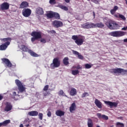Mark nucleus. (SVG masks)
Returning <instances> with one entry per match:
<instances>
[{
	"mask_svg": "<svg viewBox=\"0 0 127 127\" xmlns=\"http://www.w3.org/2000/svg\"><path fill=\"white\" fill-rule=\"evenodd\" d=\"M105 25L109 29H111V30H116L117 29H120V25H119L116 22V21L112 20H108L106 23Z\"/></svg>",
	"mask_w": 127,
	"mask_h": 127,
	"instance_id": "nucleus-1",
	"label": "nucleus"
},
{
	"mask_svg": "<svg viewBox=\"0 0 127 127\" xmlns=\"http://www.w3.org/2000/svg\"><path fill=\"white\" fill-rule=\"evenodd\" d=\"M71 38L73 40H75V43L78 46L82 45L85 42V39H86L85 36L81 35H73Z\"/></svg>",
	"mask_w": 127,
	"mask_h": 127,
	"instance_id": "nucleus-2",
	"label": "nucleus"
},
{
	"mask_svg": "<svg viewBox=\"0 0 127 127\" xmlns=\"http://www.w3.org/2000/svg\"><path fill=\"white\" fill-rule=\"evenodd\" d=\"M0 40L1 42H4V43L0 45V50L2 51L3 50H6V48L8 47V45L10 44V42L11 41V38L8 37L2 38L0 39Z\"/></svg>",
	"mask_w": 127,
	"mask_h": 127,
	"instance_id": "nucleus-3",
	"label": "nucleus"
},
{
	"mask_svg": "<svg viewBox=\"0 0 127 127\" xmlns=\"http://www.w3.org/2000/svg\"><path fill=\"white\" fill-rule=\"evenodd\" d=\"M110 72L111 74L119 76V75H121V74H122V75H126L127 73V69L121 68H113L110 69Z\"/></svg>",
	"mask_w": 127,
	"mask_h": 127,
	"instance_id": "nucleus-4",
	"label": "nucleus"
},
{
	"mask_svg": "<svg viewBox=\"0 0 127 127\" xmlns=\"http://www.w3.org/2000/svg\"><path fill=\"white\" fill-rule=\"evenodd\" d=\"M20 49L24 52L29 53V54H30V56H33V57H38V56H39L37 54L34 53V52H33L32 50L28 49V48L27 46H26L24 45H21Z\"/></svg>",
	"mask_w": 127,
	"mask_h": 127,
	"instance_id": "nucleus-5",
	"label": "nucleus"
},
{
	"mask_svg": "<svg viewBox=\"0 0 127 127\" xmlns=\"http://www.w3.org/2000/svg\"><path fill=\"white\" fill-rule=\"evenodd\" d=\"M32 42H34L35 40H38V39H40L41 38V32L40 31H33L31 34Z\"/></svg>",
	"mask_w": 127,
	"mask_h": 127,
	"instance_id": "nucleus-6",
	"label": "nucleus"
},
{
	"mask_svg": "<svg viewBox=\"0 0 127 127\" xmlns=\"http://www.w3.org/2000/svg\"><path fill=\"white\" fill-rule=\"evenodd\" d=\"M126 33L125 32L121 31H115L111 32L109 33L111 36H113V37H121L125 35Z\"/></svg>",
	"mask_w": 127,
	"mask_h": 127,
	"instance_id": "nucleus-7",
	"label": "nucleus"
},
{
	"mask_svg": "<svg viewBox=\"0 0 127 127\" xmlns=\"http://www.w3.org/2000/svg\"><path fill=\"white\" fill-rule=\"evenodd\" d=\"M15 82L18 87V89L20 93H23V92H25L26 88L23 85H22V83H21L19 80L16 79L15 80Z\"/></svg>",
	"mask_w": 127,
	"mask_h": 127,
	"instance_id": "nucleus-8",
	"label": "nucleus"
},
{
	"mask_svg": "<svg viewBox=\"0 0 127 127\" xmlns=\"http://www.w3.org/2000/svg\"><path fill=\"white\" fill-rule=\"evenodd\" d=\"M60 66V60L59 58H56L53 59V63L51 64V68H58Z\"/></svg>",
	"mask_w": 127,
	"mask_h": 127,
	"instance_id": "nucleus-9",
	"label": "nucleus"
},
{
	"mask_svg": "<svg viewBox=\"0 0 127 127\" xmlns=\"http://www.w3.org/2000/svg\"><path fill=\"white\" fill-rule=\"evenodd\" d=\"M81 28H84V29H90L91 28H94V23L87 22L81 24Z\"/></svg>",
	"mask_w": 127,
	"mask_h": 127,
	"instance_id": "nucleus-10",
	"label": "nucleus"
},
{
	"mask_svg": "<svg viewBox=\"0 0 127 127\" xmlns=\"http://www.w3.org/2000/svg\"><path fill=\"white\" fill-rule=\"evenodd\" d=\"M22 15L24 17H29L31 15V9L29 8H24L22 11Z\"/></svg>",
	"mask_w": 127,
	"mask_h": 127,
	"instance_id": "nucleus-11",
	"label": "nucleus"
},
{
	"mask_svg": "<svg viewBox=\"0 0 127 127\" xmlns=\"http://www.w3.org/2000/svg\"><path fill=\"white\" fill-rule=\"evenodd\" d=\"M53 25L55 28H59L63 26V23L60 21L55 20L53 22Z\"/></svg>",
	"mask_w": 127,
	"mask_h": 127,
	"instance_id": "nucleus-12",
	"label": "nucleus"
},
{
	"mask_svg": "<svg viewBox=\"0 0 127 127\" xmlns=\"http://www.w3.org/2000/svg\"><path fill=\"white\" fill-rule=\"evenodd\" d=\"M0 8L1 10H7L9 8V4L6 2H4L0 4Z\"/></svg>",
	"mask_w": 127,
	"mask_h": 127,
	"instance_id": "nucleus-13",
	"label": "nucleus"
},
{
	"mask_svg": "<svg viewBox=\"0 0 127 127\" xmlns=\"http://www.w3.org/2000/svg\"><path fill=\"white\" fill-rule=\"evenodd\" d=\"M1 60L3 63V64H5V65L7 66V67H8V68H11V67H12V64H11L9 60L8 59H2Z\"/></svg>",
	"mask_w": 127,
	"mask_h": 127,
	"instance_id": "nucleus-14",
	"label": "nucleus"
},
{
	"mask_svg": "<svg viewBox=\"0 0 127 127\" xmlns=\"http://www.w3.org/2000/svg\"><path fill=\"white\" fill-rule=\"evenodd\" d=\"M104 103L106 104V105H107V106H109L110 108H113L114 107V108H117L118 107V103L117 102H113L111 101H104Z\"/></svg>",
	"mask_w": 127,
	"mask_h": 127,
	"instance_id": "nucleus-15",
	"label": "nucleus"
},
{
	"mask_svg": "<svg viewBox=\"0 0 127 127\" xmlns=\"http://www.w3.org/2000/svg\"><path fill=\"white\" fill-rule=\"evenodd\" d=\"M5 108L4 109V112H9V111H11L12 110V105L10 104V103L6 102L5 104Z\"/></svg>",
	"mask_w": 127,
	"mask_h": 127,
	"instance_id": "nucleus-16",
	"label": "nucleus"
},
{
	"mask_svg": "<svg viewBox=\"0 0 127 127\" xmlns=\"http://www.w3.org/2000/svg\"><path fill=\"white\" fill-rule=\"evenodd\" d=\"M94 104L98 108V109H102L103 108V103L99 99H95Z\"/></svg>",
	"mask_w": 127,
	"mask_h": 127,
	"instance_id": "nucleus-17",
	"label": "nucleus"
},
{
	"mask_svg": "<svg viewBox=\"0 0 127 127\" xmlns=\"http://www.w3.org/2000/svg\"><path fill=\"white\" fill-rule=\"evenodd\" d=\"M29 6V3L26 1H23L20 4V8H26Z\"/></svg>",
	"mask_w": 127,
	"mask_h": 127,
	"instance_id": "nucleus-18",
	"label": "nucleus"
},
{
	"mask_svg": "<svg viewBox=\"0 0 127 127\" xmlns=\"http://www.w3.org/2000/svg\"><path fill=\"white\" fill-rule=\"evenodd\" d=\"M105 27V24H104L102 22L100 23H97L96 24L93 23V28H103Z\"/></svg>",
	"mask_w": 127,
	"mask_h": 127,
	"instance_id": "nucleus-19",
	"label": "nucleus"
},
{
	"mask_svg": "<svg viewBox=\"0 0 127 127\" xmlns=\"http://www.w3.org/2000/svg\"><path fill=\"white\" fill-rule=\"evenodd\" d=\"M97 116L99 119H103L105 121H108L109 120V117L105 115H102L101 113H97Z\"/></svg>",
	"mask_w": 127,
	"mask_h": 127,
	"instance_id": "nucleus-20",
	"label": "nucleus"
},
{
	"mask_svg": "<svg viewBox=\"0 0 127 127\" xmlns=\"http://www.w3.org/2000/svg\"><path fill=\"white\" fill-rule=\"evenodd\" d=\"M38 112L36 111H32L29 112L28 115L30 116V117H37V116H38Z\"/></svg>",
	"mask_w": 127,
	"mask_h": 127,
	"instance_id": "nucleus-21",
	"label": "nucleus"
},
{
	"mask_svg": "<svg viewBox=\"0 0 127 127\" xmlns=\"http://www.w3.org/2000/svg\"><path fill=\"white\" fill-rule=\"evenodd\" d=\"M56 115L58 117H62V116H64V115H65V112L61 110H57L56 112Z\"/></svg>",
	"mask_w": 127,
	"mask_h": 127,
	"instance_id": "nucleus-22",
	"label": "nucleus"
},
{
	"mask_svg": "<svg viewBox=\"0 0 127 127\" xmlns=\"http://www.w3.org/2000/svg\"><path fill=\"white\" fill-rule=\"evenodd\" d=\"M75 110H76V103H73L69 107V112L72 113Z\"/></svg>",
	"mask_w": 127,
	"mask_h": 127,
	"instance_id": "nucleus-23",
	"label": "nucleus"
},
{
	"mask_svg": "<svg viewBox=\"0 0 127 127\" xmlns=\"http://www.w3.org/2000/svg\"><path fill=\"white\" fill-rule=\"evenodd\" d=\"M70 96H76L77 95V90L74 88H72L70 91Z\"/></svg>",
	"mask_w": 127,
	"mask_h": 127,
	"instance_id": "nucleus-24",
	"label": "nucleus"
},
{
	"mask_svg": "<svg viewBox=\"0 0 127 127\" xmlns=\"http://www.w3.org/2000/svg\"><path fill=\"white\" fill-rule=\"evenodd\" d=\"M36 13H37V14L42 15L44 13V11H43V8L38 7L36 9Z\"/></svg>",
	"mask_w": 127,
	"mask_h": 127,
	"instance_id": "nucleus-25",
	"label": "nucleus"
},
{
	"mask_svg": "<svg viewBox=\"0 0 127 127\" xmlns=\"http://www.w3.org/2000/svg\"><path fill=\"white\" fill-rule=\"evenodd\" d=\"M54 13V12L52 11H50L48 12V13L46 14V16L48 18H53Z\"/></svg>",
	"mask_w": 127,
	"mask_h": 127,
	"instance_id": "nucleus-26",
	"label": "nucleus"
},
{
	"mask_svg": "<svg viewBox=\"0 0 127 127\" xmlns=\"http://www.w3.org/2000/svg\"><path fill=\"white\" fill-rule=\"evenodd\" d=\"M64 65H69V58L68 57H65L63 60Z\"/></svg>",
	"mask_w": 127,
	"mask_h": 127,
	"instance_id": "nucleus-27",
	"label": "nucleus"
},
{
	"mask_svg": "<svg viewBox=\"0 0 127 127\" xmlns=\"http://www.w3.org/2000/svg\"><path fill=\"white\" fill-rule=\"evenodd\" d=\"M118 9H119V7L118 6H115L113 9L110 10L111 14H115V13H116V12L117 11V10H118Z\"/></svg>",
	"mask_w": 127,
	"mask_h": 127,
	"instance_id": "nucleus-28",
	"label": "nucleus"
},
{
	"mask_svg": "<svg viewBox=\"0 0 127 127\" xmlns=\"http://www.w3.org/2000/svg\"><path fill=\"white\" fill-rule=\"evenodd\" d=\"M87 125L88 127H93L94 124L93 123V121L91 119H88Z\"/></svg>",
	"mask_w": 127,
	"mask_h": 127,
	"instance_id": "nucleus-29",
	"label": "nucleus"
},
{
	"mask_svg": "<svg viewBox=\"0 0 127 127\" xmlns=\"http://www.w3.org/2000/svg\"><path fill=\"white\" fill-rule=\"evenodd\" d=\"M8 124H10V120H7L2 122V125L3 127H6L8 125Z\"/></svg>",
	"mask_w": 127,
	"mask_h": 127,
	"instance_id": "nucleus-30",
	"label": "nucleus"
},
{
	"mask_svg": "<svg viewBox=\"0 0 127 127\" xmlns=\"http://www.w3.org/2000/svg\"><path fill=\"white\" fill-rule=\"evenodd\" d=\"M29 119H26L23 122V125H26L25 127H29Z\"/></svg>",
	"mask_w": 127,
	"mask_h": 127,
	"instance_id": "nucleus-31",
	"label": "nucleus"
},
{
	"mask_svg": "<svg viewBox=\"0 0 127 127\" xmlns=\"http://www.w3.org/2000/svg\"><path fill=\"white\" fill-rule=\"evenodd\" d=\"M80 73V71L78 69L77 70H71V74L74 75V76H76V75H78Z\"/></svg>",
	"mask_w": 127,
	"mask_h": 127,
	"instance_id": "nucleus-32",
	"label": "nucleus"
},
{
	"mask_svg": "<svg viewBox=\"0 0 127 127\" xmlns=\"http://www.w3.org/2000/svg\"><path fill=\"white\" fill-rule=\"evenodd\" d=\"M59 7H60V8H61V9L65 10V11H68V7L66 6H64L63 5H59Z\"/></svg>",
	"mask_w": 127,
	"mask_h": 127,
	"instance_id": "nucleus-33",
	"label": "nucleus"
},
{
	"mask_svg": "<svg viewBox=\"0 0 127 127\" xmlns=\"http://www.w3.org/2000/svg\"><path fill=\"white\" fill-rule=\"evenodd\" d=\"M53 17H55L56 19H60V15L58 13L54 12Z\"/></svg>",
	"mask_w": 127,
	"mask_h": 127,
	"instance_id": "nucleus-34",
	"label": "nucleus"
},
{
	"mask_svg": "<svg viewBox=\"0 0 127 127\" xmlns=\"http://www.w3.org/2000/svg\"><path fill=\"white\" fill-rule=\"evenodd\" d=\"M116 127H125V125L123 123L117 122L116 123Z\"/></svg>",
	"mask_w": 127,
	"mask_h": 127,
	"instance_id": "nucleus-35",
	"label": "nucleus"
},
{
	"mask_svg": "<svg viewBox=\"0 0 127 127\" xmlns=\"http://www.w3.org/2000/svg\"><path fill=\"white\" fill-rule=\"evenodd\" d=\"M90 94L88 92H84L81 95V98H85V97H89Z\"/></svg>",
	"mask_w": 127,
	"mask_h": 127,
	"instance_id": "nucleus-36",
	"label": "nucleus"
},
{
	"mask_svg": "<svg viewBox=\"0 0 127 127\" xmlns=\"http://www.w3.org/2000/svg\"><path fill=\"white\" fill-rule=\"evenodd\" d=\"M119 18H121L122 20H126L127 19V18H126V17H125V16H124V15L121 14H119Z\"/></svg>",
	"mask_w": 127,
	"mask_h": 127,
	"instance_id": "nucleus-37",
	"label": "nucleus"
},
{
	"mask_svg": "<svg viewBox=\"0 0 127 127\" xmlns=\"http://www.w3.org/2000/svg\"><path fill=\"white\" fill-rule=\"evenodd\" d=\"M85 69H90L92 68V65L89 64H85Z\"/></svg>",
	"mask_w": 127,
	"mask_h": 127,
	"instance_id": "nucleus-38",
	"label": "nucleus"
},
{
	"mask_svg": "<svg viewBox=\"0 0 127 127\" xmlns=\"http://www.w3.org/2000/svg\"><path fill=\"white\" fill-rule=\"evenodd\" d=\"M38 117H39V120H40L41 121H42V120H43V114L42 113H39L38 115Z\"/></svg>",
	"mask_w": 127,
	"mask_h": 127,
	"instance_id": "nucleus-39",
	"label": "nucleus"
},
{
	"mask_svg": "<svg viewBox=\"0 0 127 127\" xmlns=\"http://www.w3.org/2000/svg\"><path fill=\"white\" fill-rule=\"evenodd\" d=\"M59 95H60V96H64L65 94L64 93V91H63V90H61L60 91V92H59Z\"/></svg>",
	"mask_w": 127,
	"mask_h": 127,
	"instance_id": "nucleus-40",
	"label": "nucleus"
},
{
	"mask_svg": "<svg viewBox=\"0 0 127 127\" xmlns=\"http://www.w3.org/2000/svg\"><path fill=\"white\" fill-rule=\"evenodd\" d=\"M48 33H52V34H56V31L54 30H51V31H48Z\"/></svg>",
	"mask_w": 127,
	"mask_h": 127,
	"instance_id": "nucleus-41",
	"label": "nucleus"
},
{
	"mask_svg": "<svg viewBox=\"0 0 127 127\" xmlns=\"http://www.w3.org/2000/svg\"><path fill=\"white\" fill-rule=\"evenodd\" d=\"M49 2L51 4H55L56 3V1L55 0H50Z\"/></svg>",
	"mask_w": 127,
	"mask_h": 127,
	"instance_id": "nucleus-42",
	"label": "nucleus"
},
{
	"mask_svg": "<svg viewBox=\"0 0 127 127\" xmlns=\"http://www.w3.org/2000/svg\"><path fill=\"white\" fill-rule=\"evenodd\" d=\"M49 88V85H46V86H45V87L43 88V91H47V90H48V88Z\"/></svg>",
	"mask_w": 127,
	"mask_h": 127,
	"instance_id": "nucleus-43",
	"label": "nucleus"
},
{
	"mask_svg": "<svg viewBox=\"0 0 127 127\" xmlns=\"http://www.w3.org/2000/svg\"><path fill=\"white\" fill-rule=\"evenodd\" d=\"M72 53H73V54H74V55H78V54H79V52L76 51H74V50H73L72 51Z\"/></svg>",
	"mask_w": 127,
	"mask_h": 127,
	"instance_id": "nucleus-44",
	"label": "nucleus"
},
{
	"mask_svg": "<svg viewBox=\"0 0 127 127\" xmlns=\"http://www.w3.org/2000/svg\"><path fill=\"white\" fill-rule=\"evenodd\" d=\"M78 58L79 59H84V57L82 56L81 55H80V54H78Z\"/></svg>",
	"mask_w": 127,
	"mask_h": 127,
	"instance_id": "nucleus-45",
	"label": "nucleus"
},
{
	"mask_svg": "<svg viewBox=\"0 0 127 127\" xmlns=\"http://www.w3.org/2000/svg\"><path fill=\"white\" fill-rule=\"evenodd\" d=\"M40 42H42V43H46V40L45 39L42 38L40 40Z\"/></svg>",
	"mask_w": 127,
	"mask_h": 127,
	"instance_id": "nucleus-46",
	"label": "nucleus"
},
{
	"mask_svg": "<svg viewBox=\"0 0 127 127\" xmlns=\"http://www.w3.org/2000/svg\"><path fill=\"white\" fill-rule=\"evenodd\" d=\"M75 68L79 70V69H82V66H80V65L78 64L77 66H75Z\"/></svg>",
	"mask_w": 127,
	"mask_h": 127,
	"instance_id": "nucleus-47",
	"label": "nucleus"
},
{
	"mask_svg": "<svg viewBox=\"0 0 127 127\" xmlns=\"http://www.w3.org/2000/svg\"><path fill=\"white\" fill-rule=\"evenodd\" d=\"M52 114L51 111H48L47 113V116L49 117V118H50L51 117Z\"/></svg>",
	"mask_w": 127,
	"mask_h": 127,
	"instance_id": "nucleus-48",
	"label": "nucleus"
},
{
	"mask_svg": "<svg viewBox=\"0 0 127 127\" xmlns=\"http://www.w3.org/2000/svg\"><path fill=\"white\" fill-rule=\"evenodd\" d=\"M93 0L94 3H96V4H99V0Z\"/></svg>",
	"mask_w": 127,
	"mask_h": 127,
	"instance_id": "nucleus-49",
	"label": "nucleus"
},
{
	"mask_svg": "<svg viewBox=\"0 0 127 127\" xmlns=\"http://www.w3.org/2000/svg\"><path fill=\"white\" fill-rule=\"evenodd\" d=\"M2 99H3V96L1 94H0V101H1Z\"/></svg>",
	"mask_w": 127,
	"mask_h": 127,
	"instance_id": "nucleus-50",
	"label": "nucleus"
},
{
	"mask_svg": "<svg viewBox=\"0 0 127 127\" xmlns=\"http://www.w3.org/2000/svg\"><path fill=\"white\" fill-rule=\"evenodd\" d=\"M13 96H14V97H15V96H16V92H13Z\"/></svg>",
	"mask_w": 127,
	"mask_h": 127,
	"instance_id": "nucleus-51",
	"label": "nucleus"
},
{
	"mask_svg": "<svg viewBox=\"0 0 127 127\" xmlns=\"http://www.w3.org/2000/svg\"><path fill=\"white\" fill-rule=\"evenodd\" d=\"M64 1H65V2H66L67 3H69V2H70V0H64Z\"/></svg>",
	"mask_w": 127,
	"mask_h": 127,
	"instance_id": "nucleus-52",
	"label": "nucleus"
},
{
	"mask_svg": "<svg viewBox=\"0 0 127 127\" xmlns=\"http://www.w3.org/2000/svg\"><path fill=\"white\" fill-rule=\"evenodd\" d=\"M47 95H48V93H44V97H46V96H47Z\"/></svg>",
	"mask_w": 127,
	"mask_h": 127,
	"instance_id": "nucleus-53",
	"label": "nucleus"
},
{
	"mask_svg": "<svg viewBox=\"0 0 127 127\" xmlns=\"http://www.w3.org/2000/svg\"><path fill=\"white\" fill-rule=\"evenodd\" d=\"M93 13L94 18H95V16L96 15V14H95V11H93Z\"/></svg>",
	"mask_w": 127,
	"mask_h": 127,
	"instance_id": "nucleus-54",
	"label": "nucleus"
},
{
	"mask_svg": "<svg viewBox=\"0 0 127 127\" xmlns=\"http://www.w3.org/2000/svg\"><path fill=\"white\" fill-rule=\"evenodd\" d=\"M3 127L2 123H0V127Z\"/></svg>",
	"mask_w": 127,
	"mask_h": 127,
	"instance_id": "nucleus-55",
	"label": "nucleus"
},
{
	"mask_svg": "<svg viewBox=\"0 0 127 127\" xmlns=\"http://www.w3.org/2000/svg\"><path fill=\"white\" fill-rule=\"evenodd\" d=\"M124 41L125 42H127V39H124Z\"/></svg>",
	"mask_w": 127,
	"mask_h": 127,
	"instance_id": "nucleus-56",
	"label": "nucleus"
},
{
	"mask_svg": "<svg viewBox=\"0 0 127 127\" xmlns=\"http://www.w3.org/2000/svg\"><path fill=\"white\" fill-rule=\"evenodd\" d=\"M19 127H23V125L20 124Z\"/></svg>",
	"mask_w": 127,
	"mask_h": 127,
	"instance_id": "nucleus-57",
	"label": "nucleus"
},
{
	"mask_svg": "<svg viewBox=\"0 0 127 127\" xmlns=\"http://www.w3.org/2000/svg\"><path fill=\"white\" fill-rule=\"evenodd\" d=\"M76 67V66H73V67H72V69H75V68H76V67Z\"/></svg>",
	"mask_w": 127,
	"mask_h": 127,
	"instance_id": "nucleus-58",
	"label": "nucleus"
},
{
	"mask_svg": "<svg viewBox=\"0 0 127 127\" xmlns=\"http://www.w3.org/2000/svg\"><path fill=\"white\" fill-rule=\"evenodd\" d=\"M96 127H100L99 126H97Z\"/></svg>",
	"mask_w": 127,
	"mask_h": 127,
	"instance_id": "nucleus-59",
	"label": "nucleus"
}]
</instances>
